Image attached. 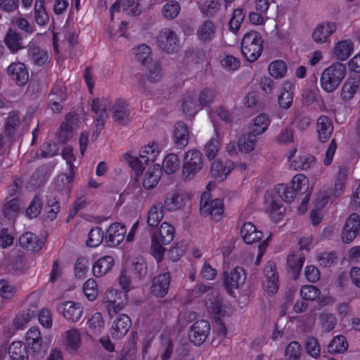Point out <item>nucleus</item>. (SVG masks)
Wrapping results in <instances>:
<instances>
[{
  "label": "nucleus",
  "instance_id": "39",
  "mask_svg": "<svg viewBox=\"0 0 360 360\" xmlns=\"http://www.w3.org/2000/svg\"><path fill=\"white\" fill-rule=\"evenodd\" d=\"M217 32V27L211 20H206L198 29L197 37L202 41H209L214 39Z\"/></svg>",
  "mask_w": 360,
  "mask_h": 360
},
{
  "label": "nucleus",
  "instance_id": "37",
  "mask_svg": "<svg viewBox=\"0 0 360 360\" xmlns=\"http://www.w3.org/2000/svg\"><path fill=\"white\" fill-rule=\"evenodd\" d=\"M316 158L309 154H300L291 163V169L296 171H306L312 168Z\"/></svg>",
  "mask_w": 360,
  "mask_h": 360
},
{
  "label": "nucleus",
  "instance_id": "18",
  "mask_svg": "<svg viewBox=\"0 0 360 360\" xmlns=\"http://www.w3.org/2000/svg\"><path fill=\"white\" fill-rule=\"evenodd\" d=\"M131 326L129 317L124 314H119L112 321L110 327V335L114 340L122 339Z\"/></svg>",
  "mask_w": 360,
  "mask_h": 360
},
{
  "label": "nucleus",
  "instance_id": "22",
  "mask_svg": "<svg viewBox=\"0 0 360 360\" xmlns=\"http://www.w3.org/2000/svg\"><path fill=\"white\" fill-rule=\"evenodd\" d=\"M86 333L92 337L100 335L105 328V321L101 312L93 313L86 320Z\"/></svg>",
  "mask_w": 360,
  "mask_h": 360
},
{
  "label": "nucleus",
  "instance_id": "1",
  "mask_svg": "<svg viewBox=\"0 0 360 360\" xmlns=\"http://www.w3.org/2000/svg\"><path fill=\"white\" fill-rule=\"evenodd\" d=\"M151 245L150 252L157 262H160L165 252V245L169 244L174 237V229L164 221L160 226L150 229Z\"/></svg>",
  "mask_w": 360,
  "mask_h": 360
},
{
  "label": "nucleus",
  "instance_id": "64",
  "mask_svg": "<svg viewBox=\"0 0 360 360\" xmlns=\"http://www.w3.org/2000/svg\"><path fill=\"white\" fill-rule=\"evenodd\" d=\"M302 349L297 342H292L288 345L285 350V360H299L301 357Z\"/></svg>",
  "mask_w": 360,
  "mask_h": 360
},
{
  "label": "nucleus",
  "instance_id": "45",
  "mask_svg": "<svg viewBox=\"0 0 360 360\" xmlns=\"http://www.w3.org/2000/svg\"><path fill=\"white\" fill-rule=\"evenodd\" d=\"M257 142L256 136L251 132L242 135L238 141V149L244 153H249L255 149Z\"/></svg>",
  "mask_w": 360,
  "mask_h": 360
},
{
  "label": "nucleus",
  "instance_id": "3",
  "mask_svg": "<svg viewBox=\"0 0 360 360\" xmlns=\"http://www.w3.org/2000/svg\"><path fill=\"white\" fill-rule=\"evenodd\" d=\"M346 72L345 65L340 62H335L325 68L320 78L322 89L328 93L335 91L345 77Z\"/></svg>",
  "mask_w": 360,
  "mask_h": 360
},
{
  "label": "nucleus",
  "instance_id": "51",
  "mask_svg": "<svg viewBox=\"0 0 360 360\" xmlns=\"http://www.w3.org/2000/svg\"><path fill=\"white\" fill-rule=\"evenodd\" d=\"M348 348L347 341L343 335H337L333 338L328 345V351L331 354L344 353Z\"/></svg>",
  "mask_w": 360,
  "mask_h": 360
},
{
  "label": "nucleus",
  "instance_id": "33",
  "mask_svg": "<svg viewBox=\"0 0 360 360\" xmlns=\"http://www.w3.org/2000/svg\"><path fill=\"white\" fill-rule=\"evenodd\" d=\"M240 235L243 241L247 244H252L260 240L263 233L257 230L251 222H245L241 227Z\"/></svg>",
  "mask_w": 360,
  "mask_h": 360
},
{
  "label": "nucleus",
  "instance_id": "27",
  "mask_svg": "<svg viewBox=\"0 0 360 360\" xmlns=\"http://www.w3.org/2000/svg\"><path fill=\"white\" fill-rule=\"evenodd\" d=\"M19 245L30 252H39L44 245V241L32 232H25L18 239Z\"/></svg>",
  "mask_w": 360,
  "mask_h": 360
},
{
  "label": "nucleus",
  "instance_id": "55",
  "mask_svg": "<svg viewBox=\"0 0 360 360\" xmlns=\"http://www.w3.org/2000/svg\"><path fill=\"white\" fill-rule=\"evenodd\" d=\"M4 42L8 49L12 52H17L22 48L21 39L18 33L13 30H10L5 39Z\"/></svg>",
  "mask_w": 360,
  "mask_h": 360
},
{
  "label": "nucleus",
  "instance_id": "17",
  "mask_svg": "<svg viewBox=\"0 0 360 360\" xmlns=\"http://www.w3.org/2000/svg\"><path fill=\"white\" fill-rule=\"evenodd\" d=\"M210 331L208 321L200 320L195 322L190 328L188 337L190 340L196 345H200L207 338Z\"/></svg>",
  "mask_w": 360,
  "mask_h": 360
},
{
  "label": "nucleus",
  "instance_id": "49",
  "mask_svg": "<svg viewBox=\"0 0 360 360\" xmlns=\"http://www.w3.org/2000/svg\"><path fill=\"white\" fill-rule=\"evenodd\" d=\"M182 111L188 117H193L198 111L202 110L198 101L192 96L186 97L181 105Z\"/></svg>",
  "mask_w": 360,
  "mask_h": 360
},
{
  "label": "nucleus",
  "instance_id": "34",
  "mask_svg": "<svg viewBox=\"0 0 360 360\" xmlns=\"http://www.w3.org/2000/svg\"><path fill=\"white\" fill-rule=\"evenodd\" d=\"M333 130V124L327 116L321 115L318 118L316 132L321 141L326 142L330 137Z\"/></svg>",
  "mask_w": 360,
  "mask_h": 360
},
{
  "label": "nucleus",
  "instance_id": "9",
  "mask_svg": "<svg viewBox=\"0 0 360 360\" xmlns=\"http://www.w3.org/2000/svg\"><path fill=\"white\" fill-rule=\"evenodd\" d=\"M192 204V195L187 192H172L168 193L164 200V208L167 211L173 212L186 207Z\"/></svg>",
  "mask_w": 360,
  "mask_h": 360
},
{
  "label": "nucleus",
  "instance_id": "4",
  "mask_svg": "<svg viewBox=\"0 0 360 360\" xmlns=\"http://www.w3.org/2000/svg\"><path fill=\"white\" fill-rule=\"evenodd\" d=\"M263 40L260 34L255 31L246 33L242 40L241 51L249 62L255 61L262 51Z\"/></svg>",
  "mask_w": 360,
  "mask_h": 360
},
{
  "label": "nucleus",
  "instance_id": "40",
  "mask_svg": "<svg viewBox=\"0 0 360 360\" xmlns=\"http://www.w3.org/2000/svg\"><path fill=\"white\" fill-rule=\"evenodd\" d=\"M267 192H274L275 196L286 202L293 201L296 196V193L292 189V186L284 184H280L274 189L267 191Z\"/></svg>",
  "mask_w": 360,
  "mask_h": 360
},
{
  "label": "nucleus",
  "instance_id": "38",
  "mask_svg": "<svg viewBox=\"0 0 360 360\" xmlns=\"http://www.w3.org/2000/svg\"><path fill=\"white\" fill-rule=\"evenodd\" d=\"M112 117L115 122L120 124H125L129 120V112L127 103L122 100L117 101L112 108Z\"/></svg>",
  "mask_w": 360,
  "mask_h": 360
},
{
  "label": "nucleus",
  "instance_id": "24",
  "mask_svg": "<svg viewBox=\"0 0 360 360\" xmlns=\"http://www.w3.org/2000/svg\"><path fill=\"white\" fill-rule=\"evenodd\" d=\"M109 107V103L107 99L103 98L94 99L91 104V109L96 113V134L101 131L103 128L105 119L107 117V109Z\"/></svg>",
  "mask_w": 360,
  "mask_h": 360
},
{
  "label": "nucleus",
  "instance_id": "11",
  "mask_svg": "<svg viewBox=\"0 0 360 360\" xmlns=\"http://www.w3.org/2000/svg\"><path fill=\"white\" fill-rule=\"evenodd\" d=\"M337 30V24L333 21H324L316 25L311 32V39L317 44H329L331 36Z\"/></svg>",
  "mask_w": 360,
  "mask_h": 360
},
{
  "label": "nucleus",
  "instance_id": "19",
  "mask_svg": "<svg viewBox=\"0 0 360 360\" xmlns=\"http://www.w3.org/2000/svg\"><path fill=\"white\" fill-rule=\"evenodd\" d=\"M360 219L358 214H352L347 218L342 231V240L343 243H351L359 233Z\"/></svg>",
  "mask_w": 360,
  "mask_h": 360
},
{
  "label": "nucleus",
  "instance_id": "23",
  "mask_svg": "<svg viewBox=\"0 0 360 360\" xmlns=\"http://www.w3.org/2000/svg\"><path fill=\"white\" fill-rule=\"evenodd\" d=\"M360 89V78L356 76L349 77L343 83L340 96L344 102L352 100Z\"/></svg>",
  "mask_w": 360,
  "mask_h": 360
},
{
  "label": "nucleus",
  "instance_id": "54",
  "mask_svg": "<svg viewBox=\"0 0 360 360\" xmlns=\"http://www.w3.org/2000/svg\"><path fill=\"white\" fill-rule=\"evenodd\" d=\"M181 11V6L177 1H167L162 8V13L165 18L172 20L176 18Z\"/></svg>",
  "mask_w": 360,
  "mask_h": 360
},
{
  "label": "nucleus",
  "instance_id": "62",
  "mask_svg": "<svg viewBox=\"0 0 360 360\" xmlns=\"http://www.w3.org/2000/svg\"><path fill=\"white\" fill-rule=\"evenodd\" d=\"M60 210L58 200L54 196L47 197L46 204L44 205V212L46 217L50 220H53Z\"/></svg>",
  "mask_w": 360,
  "mask_h": 360
},
{
  "label": "nucleus",
  "instance_id": "14",
  "mask_svg": "<svg viewBox=\"0 0 360 360\" xmlns=\"http://www.w3.org/2000/svg\"><path fill=\"white\" fill-rule=\"evenodd\" d=\"M245 271L240 266H236L224 274V285L230 293L233 290L241 288L245 284Z\"/></svg>",
  "mask_w": 360,
  "mask_h": 360
},
{
  "label": "nucleus",
  "instance_id": "35",
  "mask_svg": "<svg viewBox=\"0 0 360 360\" xmlns=\"http://www.w3.org/2000/svg\"><path fill=\"white\" fill-rule=\"evenodd\" d=\"M294 86L289 82L283 83L282 89L278 96V103L281 108L288 109L293 101Z\"/></svg>",
  "mask_w": 360,
  "mask_h": 360
},
{
  "label": "nucleus",
  "instance_id": "30",
  "mask_svg": "<svg viewBox=\"0 0 360 360\" xmlns=\"http://www.w3.org/2000/svg\"><path fill=\"white\" fill-rule=\"evenodd\" d=\"M115 265L114 257L105 255L97 259L92 264V274L96 278H101L108 274Z\"/></svg>",
  "mask_w": 360,
  "mask_h": 360
},
{
  "label": "nucleus",
  "instance_id": "42",
  "mask_svg": "<svg viewBox=\"0 0 360 360\" xmlns=\"http://www.w3.org/2000/svg\"><path fill=\"white\" fill-rule=\"evenodd\" d=\"M163 217L162 206L160 204H155L151 206L148 212L146 220L150 229L157 227L162 220Z\"/></svg>",
  "mask_w": 360,
  "mask_h": 360
},
{
  "label": "nucleus",
  "instance_id": "31",
  "mask_svg": "<svg viewBox=\"0 0 360 360\" xmlns=\"http://www.w3.org/2000/svg\"><path fill=\"white\" fill-rule=\"evenodd\" d=\"M170 284V276L163 273L155 276L150 287V292L155 297H162L168 292Z\"/></svg>",
  "mask_w": 360,
  "mask_h": 360
},
{
  "label": "nucleus",
  "instance_id": "57",
  "mask_svg": "<svg viewBox=\"0 0 360 360\" xmlns=\"http://www.w3.org/2000/svg\"><path fill=\"white\" fill-rule=\"evenodd\" d=\"M82 290L86 298L89 301L93 302L96 300L98 289L97 283L94 278H90L87 279L83 285Z\"/></svg>",
  "mask_w": 360,
  "mask_h": 360
},
{
  "label": "nucleus",
  "instance_id": "46",
  "mask_svg": "<svg viewBox=\"0 0 360 360\" xmlns=\"http://www.w3.org/2000/svg\"><path fill=\"white\" fill-rule=\"evenodd\" d=\"M290 184L296 194L305 193L309 189V179L303 174H295L292 177Z\"/></svg>",
  "mask_w": 360,
  "mask_h": 360
},
{
  "label": "nucleus",
  "instance_id": "8",
  "mask_svg": "<svg viewBox=\"0 0 360 360\" xmlns=\"http://www.w3.org/2000/svg\"><path fill=\"white\" fill-rule=\"evenodd\" d=\"M103 303L110 316L122 311L127 303V295L115 287L107 289Z\"/></svg>",
  "mask_w": 360,
  "mask_h": 360
},
{
  "label": "nucleus",
  "instance_id": "58",
  "mask_svg": "<svg viewBox=\"0 0 360 360\" xmlns=\"http://www.w3.org/2000/svg\"><path fill=\"white\" fill-rule=\"evenodd\" d=\"M219 148L220 139L216 131V137L212 138L205 146L204 151L206 157L210 160L214 159L218 154Z\"/></svg>",
  "mask_w": 360,
  "mask_h": 360
},
{
  "label": "nucleus",
  "instance_id": "50",
  "mask_svg": "<svg viewBox=\"0 0 360 360\" xmlns=\"http://www.w3.org/2000/svg\"><path fill=\"white\" fill-rule=\"evenodd\" d=\"M22 202L18 198L8 200L4 205L3 213L8 219L15 218L21 209Z\"/></svg>",
  "mask_w": 360,
  "mask_h": 360
},
{
  "label": "nucleus",
  "instance_id": "29",
  "mask_svg": "<svg viewBox=\"0 0 360 360\" xmlns=\"http://www.w3.org/2000/svg\"><path fill=\"white\" fill-rule=\"evenodd\" d=\"M304 262L305 256L300 250H292L287 256V266L294 279L298 278Z\"/></svg>",
  "mask_w": 360,
  "mask_h": 360
},
{
  "label": "nucleus",
  "instance_id": "60",
  "mask_svg": "<svg viewBox=\"0 0 360 360\" xmlns=\"http://www.w3.org/2000/svg\"><path fill=\"white\" fill-rule=\"evenodd\" d=\"M9 355L11 360H27L25 347L22 342H14L9 347Z\"/></svg>",
  "mask_w": 360,
  "mask_h": 360
},
{
  "label": "nucleus",
  "instance_id": "5",
  "mask_svg": "<svg viewBox=\"0 0 360 360\" xmlns=\"http://www.w3.org/2000/svg\"><path fill=\"white\" fill-rule=\"evenodd\" d=\"M203 167L202 155L195 149L188 150L184 155L181 176L184 180L191 181Z\"/></svg>",
  "mask_w": 360,
  "mask_h": 360
},
{
  "label": "nucleus",
  "instance_id": "47",
  "mask_svg": "<svg viewBox=\"0 0 360 360\" xmlns=\"http://www.w3.org/2000/svg\"><path fill=\"white\" fill-rule=\"evenodd\" d=\"M269 75L274 79H281L285 77L288 71L285 62L283 60H275L268 66Z\"/></svg>",
  "mask_w": 360,
  "mask_h": 360
},
{
  "label": "nucleus",
  "instance_id": "53",
  "mask_svg": "<svg viewBox=\"0 0 360 360\" xmlns=\"http://www.w3.org/2000/svg\"><path fill=\"white\" fill-rule=\"evenodd\" d=\"M44 1L45 0H36L34 5V19L40 26L46 25L49 21V16L46 11Z\"/></svg>",
  "mask_w": 360,
  "mask_h": 360
},
{
  "label": "nucleus",
  "instance_id": "12",
  "mask_svg": "<svg viewBox=\"0 0 360 360\" xmlns=\"http://www.w3.org/2000/svg\"><path fill=\"white\" fill-rule=\"evenodd\" d=\"M262 286L268 294H274L278 289V273L276 266L273 262H268L264 266Z\"/></svg>",
  "mask_w": 360,
  "mask_h": 360
},
{
  "label": "nucleus",
  "instance_id": "26",
  "mask_svg": "<svg viewBox=\"0 0 360 360\" xmlns=\"http://www.w3.org/2000/svg\"><path fill=\"white\" fill-rule=\"evenodd\" d=\"M63 345L70 354H76L82 346V335L79 330L71 329L63 335Z\"/></svg>",
  "mask_w": 360,
  "mask_h": 360
},
{
  "label": "nucleus",
  "instance_id": "28",
  "mask_svg": "<svg viewBox=\"0 0 360 360\" xmlns=\"http://www.w3.org/2000/svg\"><path fill=\"white\" fill-rule=\"evenodd\" d=\"M8 74L18 85L24 86L29 80V72L22 63H13L8 68Z\"/></svg>",
  "mask_w": 360,
  "mask_h": 360
},
{
  "label": "nucleus",
  "instance_id": "25",
  "mask_svg": "<svg viewBox=\"0 0 360 360\" xmlns=\"http://www.w3.org/2000/svg\"><path fill=\"white\" fill-rule=\"evenodd\" d=\"M142 183L144 188L151 189L157 186L162 171L158 164H148L144 168Z\"/></svg>",
  "mask_w": 360,
  "mask_h": 360
},
{
  "label": "nucleus",
  "instance_id": "21",
  "mask_svg": "<svg viewBox=\"0 0 360 360\" xmlns=\"http://www.w3.org/2000/svg\"><path fill=\"white\" fill-rule=\"evenodd\" d=\"M58 309L63 314L65 319L71 322L78 321L83 314L82 306L72 301L61 302Z\"/></svg>",
  "mask_w": 360,
  "mask_h": 360
},
{
  "label": "nucleus",
  "instance_id": "48",
  "mask_svg": "<svg viewBox=\"0 0 360 360\" xmlns=\"http://www.w3.org/2000/svg\"><path fill=\"white\" fill-rule=\"evenodd\" d=\"M218 60L221 68L229 72L237 70L240 65V60L236 57L226 53L221 54Z\"/></svg>",
  "mask_w": 360,
  "mask_h": 360
},
{
  "label": "nucleus",
  "instance_id": "10",
  "mask_svg": "<svg viewBox=\"0 0 360 360\" xmlns=\"http://www.w3.org/2000/svg\"><path fill=\"white\" fill-rule=\"evenodd\" d=\"M264 210L276 222L280 221L285 214V207L281 200L275 196L274 192H266L264 195Z\"/></svg>",
  "mask_w": 360,
  "mask_h": 360
},
{
  "label": "nucleus",
  "instance_id": "13",
  "mask_svg": "<svg viewBox=\"0 0 360 360\" xmlns=\"http://www.w3.org/2000/svg\"><path fill=\"white\" fill-rule=\"evenodd\" d=\"M140 0H118L110 7V15L112 19L122 12L128 15L136 16L142 12V8L139 4Z\"/></svg>",
  "mask_w": 360,
  "mask_h": 360
},
{
  "label": "nucleus",
  "instance_id": "15",
  "mask_svg": "<svg viewBox=\"0 0 360 360\" xmlns=\"http://www.w3.org/2000/svg\"><path fill=\"white\" fill-rule=\"evenodd\" d=\"M158 45L165 52H174L179 47L178 37L173 30L165 28L158 35Z\"/></svg>",
  "mask_w": 360,
  "mask_h": 360
},
{
  "label": "nucleus",
  "instance_id": "59",
  "mask_svg": "<svg viewBox=\"0 0 360 360\" xmlns=\"http://www.w3.org/2000/svg\"><path fill=\"white\" fill-rule=\"evenodd\" d=\"M104 233L99 227H95L89 231L86 241V245L90 248L99 246L103 240Z\"/></svg>",
  "mask_w": 360,
  "mask_h": 360
},
{
  "label": "nucleus",
  "instance_id": "6",
  "mask_svg": "<svg viewBox=\"0 0 360 360\" xmlns=\"http://www.w3.org/2000/svg\"><path fill=\"white\" fill-rule=\"evenodd\" d=\"M210 195L205 192L201 195L200 210L202 214L208 216L215 221H220L224 217V202L221 198L210 200Z\"/></svg>",
  "mask_w": 360,
  "mask_h": 360
},
{
  "label": "nucleus",
  "instance_id": "36",
  "mask_svg": "<svg viewBox=\"0 0 360 360\" xmlns=\"http://www.w3.org/2000/svg\"><path fill=\"white\" fill-rule=\"evenodd\" d=\"M234 165L231 162L223 164L221 161H215L211 167L212 175L218 181H224L228 174L233 169Z\"/></svg>",
  "mask_w": 360,
  "mask_h": 360
},
{
  "label": "nucleus",
  "instance_id": "16",
  "mask_svg": "<svg viewBox=\"0 0 360 360\" xmlns=\"http://www.w3.org/2000/svg\"><path fill=\"white\" fill-rule=\"evenodd\" d=\"M127 233V229L124 224L120 223H113L106 231L105 242L106 245L110 248H115L120 245Z\"/></svg>",
  "mask_w": 360,
  "mask_h": 360
},
{
  "label": "nucleus",
  "instance_id": "2",
  "mask_svg": "<svg viewBox=\"0 0 360 360\" xmlns=\"http://www.w3.org/2000/svg\"><path fill=\"white\" fill-rule=\"evenodd\" d=\"M194 298L202 297L205 300V307L207 311L219 319L224 316L221 299L217 290L204 285H199L192 292Z\"/></svg>",
  "mask_w": 360,
  "mask_h": 360
},
{
  "label": "nucleus",
  "instance_id": "52",
  "mask_svg": "<svg viewBox=\"0 0 360 360\" xmlns=\"http://www.w3.org/2000/svg\"><path fill=\"white\" fill-rule=\"evenodd\" d=\"M334 198L330 192L326 189H321L315 193L313 198V207L323 210L329 203L333 202Z\"/></svg>",
  "mask_w": 360,
  "mask_h": 360
},
{
  "label": "nucleus",
  "instance_id": "41",
  "mask_svg": "<svg viewBox=\"0 0 360 360\" xmlns=\"http://www.w3.org/2000/svg\"><path fill=\"white\" fill-rule=\"evenodd\" d=\"M160 153V149L158 145L151 141L141 147L139 150V156L145 160L146 163L149 162H153L157 159Z\"/></svg>",
  "mask_w": 360,
  "mask_h": 360
},
{
  "label": "nucleus",
  "instance_id": "20",
  "mask_svg": "<svg viewBox=\"0 0 360 360\" xmlns=\"http://www.w3.org/2000/svg\"><path fill=\"white\" fill-rule=\"evenodd\" d=\"M354 51V44L351 39H342L335 42L331 50L332 56L339 61H345Z\"/></svg>",
  "mask_w": 360,
  "mask_h": 360
},
{
  "label": "nucleus",
  "instance_id": "61",
  "mask_svg": "<svg viewBox=\"0 0 360 360\" xmlns=\"http://www.w3.org/2000/svg\"><path fill=\"white\" fill-rule=\"evenodd\" d=\"M346 178L347 171L344 169H340V172L335 181L332 194H330L333 198L339 197L343 194L345 187Z\"/></svg>",
  "mask_w": 360,
  "mask_h": 360
},
{
  "label": "nucleus",
  "instance_id": "43",
  "mask_svg": "<svg viewBox=\"0 0 360 360\" xmlns=\"http://www.w3.org/2000/svg\"><path fill=\"white\" fill-rule=\"evenodd\" d=\"M270 124L268 115L262 113L257 115L252 121L250 127L251 133L255 136L263 134Z\"/></svg>",
  "mask_w": 360,
  "mask_h": 360
},
{
  "label": "nucleus",
  "instance_id": "7",
  "mask_svg": "<svg viewBox=\"0 0 360 360\" xmlns=\"http://www.w3.org/2000/svg\"><path fill=\"white\" fill-rule=\"evenodd\" d=\"M25 342L27 348L34 356H41L49 349L51 338L42 337L38 328H31L26 334Z\"/></svg>",
  "mask_w": 360,
  "mask_h": 360
},
{
  "label": "nucleus",
  "instance_id": "56",
  "mask_svg": "<svg viewBox=\"0 0 360 360\" xmlns=\"http://www.w3.org/2000/svg\"><path fill=\"white\" fill-rule=\"evenodd\" d=\"M28 51L30 59L37 65H44L48 60L47 52L37 46L32 47L30 45Z\"/></svg>",
  "mask_w": 360,
  "mask_h": 360
},
{
  "label": "nucleus",
  "instance_id": "63",
  "mask_svg": "<svg viewBox=\"0 0 360 360\" xmlns=\"http://www.w3.org/2000/svg\"><path fill=\"white\" fill-rule=\"evenodd\" d=\"M221 5V0H206L200 6V10L207 16H212L220 10Z\"/></svg>",
  "mask_w": 360,
  "mask_h": 360
},
{
  "label": "nucleus",
  "instance_id": "32",
  "mask_svg": "<svg viewBox=\"0 0 360 360\" xmlns=\"http://www.w3.org/2000/svg\"><path fill=\"white\" fill-rule=\"evenodd\" d=\"M189 139V134L187 126L181 122H177L174 126L172 141L177 148H185Z\"/></svg>",
  "mask_w": 360,
  "mask_h": 360
},
{
  "label": "nucleus",
  "instance_id": "44",
  "mask_svg": "<svg viewBox=\"0 0 360 360\" xmlns=\"http://www.w3.org/2000/svg\"><path fill=\"white\" fill-rule=\"evenodd\" d=\"M162 170L167 174H172L179 171L180 168V160L175 153L167 154L162 160Z\"/></svg>",
  "mask_w": 360,
  "mask_h": 360
}]
</instances>
